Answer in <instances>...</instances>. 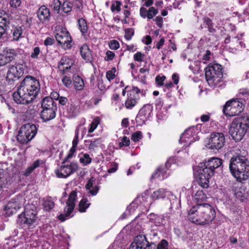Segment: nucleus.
Returning a JSON list of instances; mask_svg holds the SVG:
<instances>
[{
  "instance_id": "10",
  "label": "nucleus",
  "mask_w": 249,
  "mask_h": 249,
  "mask_svg": "<svg viewBox=\"0 0 249 249\" xmlns=\"http://www.w3.org/2000/svg\"><path fill=\"white\" fill-rule=\"evenodd\" d=\"M156 244L149 242L145 235H137L131 243L129 249H155Z\"/></svg>"
},
{
  "instance_id": "30",
  "label": "nucleus",
  "mask_w": 249,
  "mask_h": 249,
  "mask_svg": "<svg viewBox=\"0 0 249 249\" xmlns=\"http://www.w3.org/2000/svg\"><path fill=\"white\" fill-rule=\"evenodd\" d=\"M73 80L74 87L75 89L78 90H81L84 88V81L79 75L74 74L73 76Z\"/></svg>"
},
{
  "instance_id": "47",
  "label": "nucleus",
  "mask_w": 249,
  "mask_h": 249,
  "mask_svg": "<svg viewBox=\"0 0 249 249\" xmlns=\"http://www.w3.org/2000/svg\"><path fill=\"white\" fill-rule=\"evenodd\" d=\"M130 144V140L126 136H124L122 139V141L119 142V145L120 147L124 146H127Z\"/></svg>"
},
{
  "instance_id": "55",
  "label": "nucleus",
  "mask_w": 249,
  "mask_h": 249,
  "mask_svg": "<svg viewBox=\"0 0 249 249\" xmlns=\"http://www.w3.org/2000/svg\"><path fill=\"white\" fill-rule=\"evenodd\" d=\"M239 93L242 94L243 96H244V99H248L249 98V89H241L240 90Z\"/></svg>"
},
{
  "instance_id": "17",
  "label": "nucleus",
  "mask_w": 249,
  "mask_h": 249,
  "mask_svg": "<svg viewBox=\"0 0 249 249\" xmlns=\"http://www.w3.org/2000/svg\"><path fill=\"white\" fill-rule=\"evenodd\" d=\"M77 168V163L71 162L70 164L62 165L59 169L55 170V173L58 178H66L75 172Z\"/></svg>"
},
{
  "instance_id": "25",
  "label": "nucleus",
  "mask_w": 249,
  "mask_h": 249,
  "mask_svg": "<svg viewBox=\"0 0 249 249\" xmlns=\"http://www.w3.org/2000/svg\"><path fill=\"white\" fill-rule=\"evenodd\" d=\"M85 145L90 151H95L97 148L100 147L102 140L101 138H98L93 140H85Z\"/></svg>"
},
{
  "instance_id": "35",
  "label": "nucleus",
  "mask_w": 249,
  "mask_h": 249,
  "mask_svg": "<svg viewBox=\"0 0 249 249\" xmlns=\"http://www.w3.org/2000/svg\"><path fill=\"white\" fill-rule=\"evenodd\" d=\"M79 29L83 35L87 33L88 27L86 19L80 18L78 20Z\"/></svg>"
},
{
  "instance_id": "12",
  "label": "nucleus",
  "mask_w": 249,
  "mask_h": 249,
  "mask_svg": "<svg viewBox=\"0 0 249 249\" xmlns=\"http://www.w3.org/2000/svg\"><path fill=\"white\" fill-rule=\"evenodd\" d=\"M76 192L72 191L70 194L69 198L66 202L67 206L64 210V213H61L58 216V219L62 222L70 217L71 213L73 212L75 207V202L76 199Z\"/></svg>"
},
{
  "instance_id": "48",
  "label": "nucleus",
  "mask_w": 249,
  "mask_h": 249,
  "mask_svg": "<svg viewBox=\"0 0 249 249\" xmlns=\"http://www.w3.org/2000/svg\"><path fill=\"white\" fill-rule=\"evenodd\" d=\"M40 53V48L38 47H36L34 48L33 51L31 54V57L33 59H37Z\"/></svg>"
},
{
  "instance_id": "64",
  "label": "nucleus",
  "mask_w": 249,
  "mask_h": 249,
  "mask_svg": "<svg viewBox=\"0 0 249 249\" xmlns=\"http://www.w3.org/2000/svg\"><path fill=\"white\" fill-rule=\"evenodd\" d=\"M165 40L163 38H161L160 40L157 43L156 48L160 50L164 44Z\"/></svg>"
},
{
  "instance_id": "51",
  "label": "nucleus",
  "mask_w": 249,
  "mask_h": 249,
  "mask_svg": "<svg viewBox=\"0 0 249 249\" xmlns=\"http://www.w3.org/2000/svg\"><path fill=\"white\" fill-rule=\"evenodd\" d=\"M144 54L140 52H137L134 55V59L136 61L142 62L143 61Z\"/></svg>"
},
{
  "instance_id": "19",
  "label": "nucleus",
  "mask_w": 249,
  "mask_h": 249,
  "mask_svg": "<svg viewBox=\"0 0 249 249\" xmlns=\"http://www.w3.org/2000/svg\"><path fill=\"white\" fill-rule=\"evenodd\" d=\"M24 70L20 65H11L7 73L6 79L9 81L18 79L23 74Z\"/></svg>"
},
{
  "instance_id": "37",
  "label": "nucleus",
  "mask_w": 249,
  "mask_h": 249,
  "mask_svg": "<svg viewBox=\"0 0 249 249\" xmlns=\"http://www.w3.org/2000/svg\"><path fill=\"white\" fill-rule=\"evenodd\" d=\"M62 8L63 11L64 13L68 14L71 11L72 4L68 1H64L62 4Z\"/></svg>"
},
{
  "instance_id": "32",
  "label": "nucleus",
  "mask_w": 249,
  "mask_h": 249,
  "mask_svg": "<svg viewBox=\"0 0 249 249\" xmlns=\"http://www.w3.org/2000/svg\"><path fill=\"white\" fill-rule=\"evenodd\" d=\"M94 181V178L92 177L88 180L86 185V189L89 190V192L92 196H95L97 194L99 189L97 186H95L93 187L92 189H91L93 187V182Z\"/></svg>"
},
{
  "instance_id": "28",
  "label": "nucleus",
  "mask_w": 249,
  "mask_h": 249,
  "mask_svg": "<svg viewBox=\"0 0 249 249\" xmlns=\"http://www.w3.org/2000/svg\"><path fill=\"white\" fill-rule=\"evenodd\" d=\"M17 53V50L10 48H6L3 51V54H4L8 63H10L14 59Z\"/></svg>"
},
{
  "instance_id": "27",
  "label": "nucleus",
  "mask_w": 249,
  "mask_h": 249,
  "mask_svg": "<svg viewBox=\"0 0 249 249\" xmlns=\"http://www.w3.org/2000/svg\"><path fill=\"white\" fill-rule=\"evenodd\" d=\"M25 28L24 25L17 26L15 27L12 31L13 40L15 41H18L21 38L24 37L22 35L24 30Z\"/></svg>"
},
{
  "instance_id": "54",
  "label": "nucleus",
  "mask_w": 249,
  "mask_h": 249,
  "mask_svg": "<svg viewBox=\"0 0 249 249\" xmlns=\"http://www.w3.org/2000/svg\"><path fill=\"white\" fill-rule=\"evenodd\" d=\"M106 56L105 58V59L106 61H110L113 59L115 56V53L110 51H107L106 52Z\"/></svg>"
},
{
  "instance_id": "36",
  "label": "nucleus",
  "mask_w": 249,
  "mask_h": 249,
  "mask_svg": "<svg viewBox=\"0 0 249 249\" xmlns=\"http://www.w3.org/2000/svg\"><path fill=\"white\" fill-rule=\"evenodd\" d=\"M90 205V203H88L87 198H83L79 204V211L81 213L86 212V210Z\"/></svg>"
},
{
  "instance_id": "22",
  "label": "nucleus",
  "mask_w": 249,
  "mask_h": 249,
  "mask_svg": "<svg viewBox=\"0 0 249 249\" xmlns=\"http://www.w3.org/2000/svg\"><path fill=\"white\" fill-rule=\"evenodd\" d=\"M37 17L42 23L48 22L51 18L50 11L46 6H41L37 12Z\"/></svg>"
},
{
  "instance_id": "56",
  "label": "nucleus",
  "mask_w": 249,
  "mask_h": 249,
  "mask_svg": "<svg viewBox=\"0 0 249 249\" xmlns=\"http://www.w3.org/2000/svg\"><path fill=\"white\" fill-rule=\"evenodd\" d=\"M165 79V76H157L156 78V81L158 84L160 86H162L163 85V81Z\"/></svg>"
},
{
  "instance_id": "45",
  "label": "nucleus",
  "mask_w": 249,
  "mask_h": 249,
  "mask_svg": "<svg viewBox=\"0 0 249 249\" xmlns=\"http://www.w3.org/2000/svg\"><path fill=\"white\" fill-rule=\"evenodd\" d=\"M121 3L120 1H115L113 2L111 6V10L112 11H117L119 12L121 11Z\"/></svg>"
},
{
  "instance_id": "1",
  "label": "nucleus",
  "mask_w": 249,
  "mask_h": 249,
  "mask_svg": "<svg viewBox=\"0 0 249 249\" xmlns=\"http://www.w3.org/2000/svg\"><path fill=\"white\" fill-rule=\"evenodd\" d=\"M40 89L39 81L34 77L27 76L20 82L17 91L13 93L14 100L18 104H28L36 98Z\"/></svg>"
},
{
  "instance_id": "31",
  "label": "nucleus",
  "mask_w": 249,
  "mask_h": 249,
  "mask_svg": "<svg viewBox=\"0 0 249 249\" xmlns=\"http://www.w3.org/2000/svg\"><path fill=\"white\" fill-rule=\"evenodd\" d=\"M207 198L203 190H198L194 196V200L197 204H202L201 202L205 201Z\"/></svg>"
},
{
  "instance_id": "9",
  "label": "nucleus",
  "mask_w": 249,
  "mask_h": 249,
  "mask_svg": "<svg viewBox=\"0 0 249 249\" xmlns=\"http://www.w3.org/2000/svg\"><path fill=\"white\" fill-rule=\"evenodd\" d=\"M243 109V103L237 99H233L226 103L223 111L226 116L232 117L239 115Z\"/></svg>"
},
{
  "instance_id": "14",
  "label": "nucleus",
  "mask_w": 249,
  "mask_h": 249,
  "mask_svg": "<svg viewBox=\"0 0 249 249\" xmlns=\"http://www.w3.org/2000/svg\"><path fill=\"white\" fill-rule=\"evenodd\" d=\"M197 133V129L196 126H193L188 128L181 135L179 142L180 143H184V146H189L192 142L196 140Z\"/></svg>"
},
{
  "instance_id": "20",
  "label": "nucleus",
  "mask_w": 249,
  "mask_h": 249,
  "mask_svg": "<svg viewBox=\"0 0 249 249\" xmlns=\"http://www.w3.org/2000/svg\"><path fill=\"white\" fill-rule=\"evenodd\" d=\"M55 38L58 43L61 45L62 47L66 49L71 48V37L68 32L60 31L55 33Z\"/></svg>"
},
{
  "instance_id": "29",
  "label": "nucleus",
  "mask_w": 249,
  "mask_h": 249,
  "mask_svg": "<svg viewBox=\"0 0 249 249\" xmlns=\"http://www.w3.org/2000/svg\"><path fill=\"white\" fill-rule=\"evenodd\" d=\"M43 161L40 160H37L34 161L32 164L29 166L25 170L24 175L26 177L29 176L36 168L40 166L41 164H43Z\"/></svg>"
},
{
  "instance_id": "23",
  "label": "nucleus",
  "mask_w": 249,
  "mask_h": 249,
  "mask_svg": "<svg viewBox=\"0 0 249 249\" xmlns=\"http://www.w3.org/2000/svg\"><path fill=\"white\" fill-rule=\"evenodd\" d=\"M78 135H79V130L77 128L75 132L74 138L72 141V146L71 148L70 149L69 154L67 155V157L64 160V161L62 163L63 164L66 163L69 159L71 158L75 152L77 145L79 142Z\"/></svg>"
},
{
  "instance_id": "61",
  "label": "nucleus",
  "mask_w": 249,
  "mask_h": 249,
  "mask_svg": "<svg viewBox=\"0 0 249 249\" xmlns=\"http://www.w3.org/2000/svg\"><path fill=\"white\" fill-rule=\"evenodd\" d=\"M203 21L206 23L207 27L213 25L212 19L207 17H205L203 19Z\"/></svg>"
},
{
  "instance_id": "57",
  "label": "nucleus",
  "mask_w": 249,
  "mask_h": 249,
  "mask_svg": "<svg viewBox=\"0 0 249 249\" xmlns=\"http://www.w3.org/2000/svg\"><path fill=\"white\" fill-rule=\"evenodd\" d=\"M9 63L6 59L5 58L4 54H0V67L5 66L7 64Z\"/></svg>"
},
{
  "instance_id": "62",
  "label": "nucleus",
  "mask_w": 249,
  "mask_h": 249,
  "mask_svg": "<svg viewBox=\"0 0 249 249\" xmlns=\"http://www.w3.org/2000/svg\"><path fill=\"white\" fill-rule=\"evenodd\" d=\"M53 39L51 37H47L44 41V44L46 46L52 45L53 43Z\"/></svg>"
},
{
  "instance_id": "46",
  "label": "nucleus",
  "mask_w": 249,
  "mask_h": 249,
  "mask_svg": "<svg viewBox=\"0 0 249 249\" xmlns=\"http://www.w3.org/2000/svg\"><path fill=\"white\" fill-rule=\"evenodd\" d=\"M134 31L132 28H128L125 31V38L129 40L131 39L132 36L134 35Z\"/></svg>"
},
{
  "instance_id": "63",
  "label": "nucleus",
  "mask_w": 249,
  "mask_h": 249,
  "mask_svg": "<svg viewBox=\"0 0 249 249\" xmlns=\"http://www.w3.org/2000/svg\"><path fill=\"white\" fill-rule=\"evenodd\" d=\"M172 80L175 84L177 85L179 82V75L177 73H174L172 75Z\"/></svg>"
},
{
  "instance_id": "58",
  "label": "nucleus",
  "mask_w": 249,
  "mask_h": 249,
  "mask_svg": "<svg viewBox=\"0 0 249 249\" xmlns=\"http://www.w3.org/2000/svg\"><path fill=\"white\" fill-rule=\"evenodd\" d=\"M154 20L155 21L156 24L159 27L161 28L162 27L163 19L161 17L159 16L157 17L154 19Z\"/></svg>"
},
{
  "instance_id": "38",
  "label": "nucleus",
  "mask_w": 249,
  "mask_h": 249,
  "mask_svg": "<svg viewBox=\"0 0 249 249\" xmlns=\"http://www.w3.org/2000/svg\"><path fill=\"white\" fill-rule=\"evenodd\" d=\"M68 112L70 117H74L78 115L79 111L76 106L71 105L68 109Z\"/></svg>"
},
{
  "instance_id": "26",
  "label": "nucleus",
  "mask_w": 249,
  "mask_h": 249,
  "mask_svg": "<svg viewBox=\"0 0 249 249\" xmlns=\"http://www.w3.org/2000/svg\"><path fill=\"white\" fill-rule=\"evenodd\" d=\"M80 53L82 57L87 62H91L92 61V56L91 51L89 46L87 44H84L80 48Z\"/></svg>"
},
{
  "instance_id": "6",
  "label": "nucleus",
  "mask_w": 249,
  "mask_h": 249,
  "mask_svg": "<svg viewBox=\"0 0 249 249\" xmlns=\"http://www.w3.org/2000/svg\"><path fill=\"white\" fill-rule=\"evenodd\" d=\"M42 110L40 113L41 118L43 122H48L56 116L57 104L51 97H46L41 102Z\"/></svg>"
},
{
  "instance_id": "11",
  "label": "nucleus",
  "mask_w": 249,
  "mask_h": 249,
  "mask_svg": "<svg viewBox=\"0 0 249 249\" xmlns=\"http://www.w3.org/2000/svg\"><path fill=\"white\" fill-rule=\"evenodd\" d=\"M225 142V135L222 133L214 132L210 135L207 147L211 149L218 150L224 146Z\"/></svg>"
},
{
  "instance_id": "3",
  "label": "nucleus",
  "mask_w": 249,
  "mask_h": 249,
  "mask_svg": "<svg viewBox=\"0 0 249 249\" xmlns=\"http://www.w3.org/2000/svg\"><path fill=\"white\" fill-rule=\"evenodd\" d=\"M229 168L232 176L239 182L246 180L249 177V161L245 156H233L230 160Z\"/></svg>"
},
{
  "instance_id": "52",
  "label": "nucleus",
  "mask_w": 249,
  "mask_h": 249,
  "mask_svg": "<svg viewBox=\"0 0 249 249\" xmlns=\"http://www.w3.org/2000/svg\"><path fill=\"white\" fill-rule=\"evenodd\" d=\"M62 81L63 82V84L65 86H66L67 87H69L71 85V83H72L70 77H69L67 76H64L63 78Z\"/></svg>"
},
{
  "instance_id": "4",
  "label": "nucleus",
  "mask_w": 249,
  "mask_h": 249,
  "mask_svg": "<svg viewBox=\"0 0 249 249\" xmlns=\"http://www.w3.org/2000/svg\"><path fill=\"white\" fill-rule=\"evenodd\" d=\"M222 161L217 158H212L199 166L198 183L203 188L209 187V179L214 175V170L219 168Z\"/></svg>"
},
{
  "instance_id": "24",
  "label": "nucleus",
  "mask_w": 249,
  "mask_h": 249,
  "mask_svg": "<svg viewBox=\"0 0 249 249\" xmlns=\"http://www.w3.org/2000/svg\"><path fill=\"white\" fill-rule=\"evenodd\" d=\"M72 65L73 61L71 59L67 56H63L59 63L58 68L62 71V73L64 74L65 71L70 69Z\"/></svg>"
},
{
  "instance_id": "21",
  "label": "nucleus",
  "mask_w": 249,
  "mask_h": 249,
  "mask_svg": "<svg viewBox=\"0 0 249 249\" xmlns=\"http://www.w3.org/2000/svg\"><path fill=\"white\" fill-rule=\"evenodd\" d=\"M171 166L170 160H168L164 166H160L152 175L151 179L158 178L161 180L168 177L167 173V168Z\"/></svg>"
},
{
  "instance_id": "43",
  "label": "nucleus",
  "mask_w": 249,
  "mask_h": 249,
  "mask_svg": "<svg viewBox=\"0 0 249 249\" xmlns=\"http://www.w3.org/2000/svg\"><path fill=\"white\" fill-rule=\"evenodd\" d=\"M142 133L138 131L132 134L131 140L135 142H137L139 141L142 138Z\"/></svg>"
},
{
  "instance_id": "34",
  "label": "nucleus",
  "mask_w": 249,
  "mask_h": 249,
  "mask_svg": "<svg viewBox=\"0 0 249 249\" xmlns=\"http://www.w3.org/2000/svg\"><path fill=\"white\" fill-rule=\"evenodd\" d=\"M165 189L160 188L154 191L151 195V197L154 200L163 199L165 198Z\"/></svg>"
},
{
  "instance_id": "18",
  "label": "nucleus",
  "mask_w": 249,
  "mask_h": 249,
  "mask_svg": "<svg viewBox=\"0 0 249 249\" xmlns=\"http://www.w3.org/2000/svg\"><path fill=\"white\" fill-rule=\"evenodd\" d=\"M140 89L137 87H133V89L127 94V99L125 102V107L127 109H131L137 105L140 99Z\"/></svg>"
},
{
  "instance_id": "16",
  "label": "nucleus",
  "mask_w": 249,
  "mask_h": 249,
  "mask_svg": "<svg viewBox=\"0 0 249 249\" xmlns=\"http://www.w3.org/2000/svg\"><path fill=\"white\" fill-rule=\"evenodd\" d=\"M153 110V107L150 104L144 105L139 110L136 117V121L138 125H142L150 117Z\"/></svg>"
},
{
  "instance_id": "41",
  "label": "nucleus",
  "mask_w": 249,
  "mask_h": 249,
  "mask_svg": "<svg viewBox=\"0 0 249 249\" xmlns=\"http://www.w3.org/2000/svg\"><path fill=\"white\" fill-rule=\"evenodd\" d=\"M91 158L88 154H85L80 159V161L84 165H86L91 162Z\"/></svg>"
},
{
  "instance_id": "42",
  "label": "nucleus",
  "mask_w": 249,
  "mask_h": 249,
  "mask_svg": "<svg viewBox=\"0 0 249 249\" xmlns=\"http://www.w3.org/2000/svg\"><path fill=\"white\" fill-rule=\"evenodd\" d=\"M158 13V10L156 9L154 7H151L148 10L147 18L148 19H151Z\"/></svg>"
},
{
  "instance_id": "44",
  "label": "nucleus",
  "mask_w": 249,
  "mask_h": 249,
  "mask_svg": "<svg viewBox=\"0 0 249 249\" xmlns=\"http://www.w3.org/2000/svg\"><path fill=\"white\" fill-rule=\"evenodd\" d=\"M116 72V69L115 68L112 69L110 71H108L106 73V77L107 80L110 81L113 79L115 77V73Z\"/></svg>"
},
{
  "instance_id": "5",
  "label": "nucleus",
  "mask_w": 249,
  "mask_h": 249,
  "mask_svg": "<svg viewBox=\"0 0 249 249\" xmlns=\"http://www.w3.org/2000/svg\"><path fill=\"white\" fill-rule=\"evenodd\" d=\"M248 131H249L248 118L234 119L229 129L230 135L235 141H241Z\"/></svg>"
},
{
  "instance_id": "13",
  "label": "nucleus",
  "mask_w": 249,
  "mask_h": 249,
  "mask_svg": "<svg viewBox=\"0 0 249 249\" xmlns=\"http://www.w3.org/2000/svg\"><path fill=\"white\" fill-rule=\"evenodd\" d=\"M36 213L35 210L31 208L25 207V211L18 215V221L22 224L29 226L32 225L36 218Z\"/></svg>"
},
{
  "instance_id": "49",
  "label": "nucleus",
  "mask_w": 249,
  "mask_h": 249,
  "mask_svg": "<svg viewBox=\"0 0 249 249\" xmlns=\"http://www.w3.org/2000/svg\"><path fill=\"white\" fill-rule=\"evenodd\" d=\"M61 3L59 0H54L53 3V10L59 13Z\"/></svg>"
},
{
  "instance_id": "50",
  "label": "nucleus",
  "mask_w": 249,
  "mask_h": 249,
  "mask_svg": "<svg viewBox=\"0 0 249 249\" xmlns=\"http://www.w3.org/2000/svg\"><path fill=\"white\" fill-rule=\"evenodd\" d=\"M109 46L110 49L117 50L119 48L120 44L117 41L115 40H112L110 41Z\"/></svg>"
},
{
  "instance_id": "59",
  "label": "nucleus",
  "mask_w": 249,
  "mask_h": 249,
  "mask_svg": "<svg viewBox=\"0 0 249 249\" xmlns=\"http://www.w3.org/2000/svg\"><path fill=\"white\" fill-rule=\"evenodd\" d=\"M148 11L144 7H141L140 10V14L141 16L143 18H145L147 17Z\"/></svg>"
},
{
  "instance_id": "2",
  "label": "nucleus",
  "mask_w": 249,
  "mask_h": 249,
  "mask_svg": "<svg viewBox=\"0 0 249 249\" xmlns=\"http://www.w3.org/2000/svg\"><path fill=\"white\" fill-rule=\"evenodd\" d=\"M215 216V211L213 207L205 203L192 207L189 210L188 215L189 220L192 222L202 226L211 223Z\"/></svg>"
},
{
  "instance_id": "33",
  "label": "nucleus",
  "mask_w": 249,
  "mask_h": 249,
  "mask_svg": "<svg viewBox=\"0 0 249 249\" xmlns=\"http://www.w3.org/2000/svg\"><path fill=\"white\" fill-rule=\"evenodd\" d=\"M43 205L45 211H50L54 207V204L51 197H47L43 199Z\"/></svg>"
},
{
  "instance_id": "7",
  "label": "nucleus",
  "mask_w": 249,
  "mask_h": 249,
  "mask_svg": "<svg viewBox=\"0 0 249 249\" xmlns=\"http://www.w3.org/2000/svg\"><path fill=\"white\" fill-rule=\"evenodd\" d=\"M222 66L219 64H213L206 68L205 77L208 84L214 87L221 82L222 77Z\"/></svg>"
},
{
  "instance_id": "8",
  "label": "nucleus",
  "mask_w": 249,
  "mask_h": 249,
  "mask_svg": "<svg viewBox=\"0 0 249 249\" xmlns=\"http://www.w3.org/2000/svg\"><path fill=\"white\" fill-rule=\"evenodd\" d=\"M37 133L36 125L28 123L21 126L17 137V140L21 143L25 144L31 141Z\"/></svg>"
},
{
  "instance_id": "40",
  "label": "nucleus",
  "mask_w": 249,
  "mask_h": 249,
  "mask_svg": "<svg viewBox=\"0 0 249 249\" xmlns=\"http://www.w3.org/2000/svg\"><path fill=\"white\" fill-rule=\"evenodd\" d=\"M99 124V119L98 118H96L93 120L92 123L90 124V127L88 130V132L90 133L94 131L97 128L98 125Z\"/></svg>"
},
{
  "instance_id": "15",
  "label": "nucleus",
  "mask_w": 249,
  "mask_h": 249,
  "mask_svg": "<svg viewBox=\"0 0 249 249\" xmlns=\"http://www.w3.org/2000/svg\"><path fill=\"white\" fill-rule=\"evenodd\" d=\"M24 199L22 196H18L11 199L4 207V210L8 216L15 213L22 205Z\"/></svg>"
},
{
  "instance_id": "60",
  "label": "nucleus",
  "mask_w": 249,
  "mask_h": 249,
  "mask_svg": "<svg viewBox=\"0 0 249 249\" xmlns=\"http://www.w3.org/2000/svg\"><path fill=\"white\" fill-rule=\"evenodd\" d=\"M137 207L136 204L134 202L131 203L127 207V211L131 213L135 210V208Z\"/></svg>"
},
{
  "instance_id": "39",
  "label": "nucleus",
  "mask_w": 249,
  "mask_h": 249,
  "mask_svg": "<svg viewBox=\"0 0 249 249\" xmlns=\"http://www.w3.org/2000/svg\"><path fill=\"white\" fill-rule=\"evenodd\" d=\"M155 249H169L168 242L165 239H162L156 245Z\"/></svg>"
},
{
  "instance_id": "53",
  "label": "nucleus",
  "mask_w": 249,
  "mask_h": 249,
  "mask_svg": "<svg viewBox=\"0 0 249 249\" xmlns=\"http://www.w3.org/2000/svg\"><path fill=\"white\" fill-rule=\"evenodd\" d=\"M21 3V2L20 0H11L10 1V5L11 7L17 8L20 6Z\"/></svg>"
}]
</instances>
